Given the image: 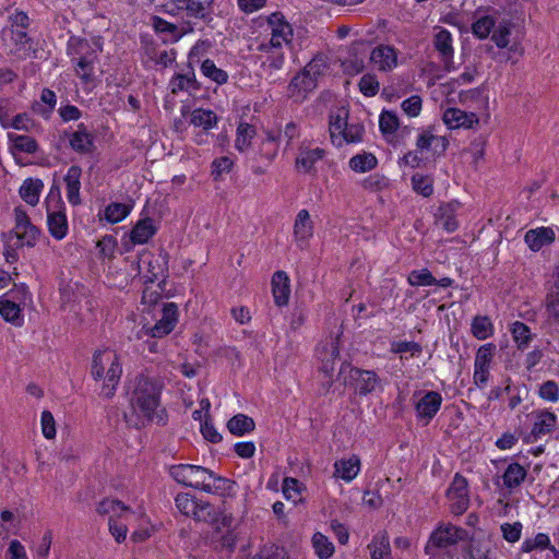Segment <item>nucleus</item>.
Listing matches in <instances>:
<instances>
[{
	"label": "nucleus",
	"instance_id": "obj_1",
	"mask_svg": "<svg viewBox=\"0 0 559 559\" xmlns=\"http://www.w3.org/2000/svg\"><path fill=\"white\" fill-rule=\"evenodd\" d=\"M160 391L158 381L143 376L136 378L130 399L131 413H124L129 426L140 428L153 420L164 423L165 411L159 408Z\"/></svg>",
	"mask_w": 559,
	"mask_h": 559
},
{
	"label": "nucleus",
	"instance_id": "obj_2",
	"mask_svg": "<svg viewBox=\"0 0 559 559\" xmlns=\"http://www.w3.org/2000/svg\"><path fill=\"white\" fill-rule=\"evenodd\" d=\"M171 477L188 487L201 489L207 493H216L226 489V485L230 487V481L215 475L209 468L199 465L179 464L170 467Z\"/></svg>",
	"mask_w": 559,
	"mask_h": 559
},
{
	"label": "nucleus",
	"instance_id": "obj_3",
	"mask_svg": "<svg viewBox=\"0 0 559 559\" xmlns=\"http://www.w3.org/2000/svg\"><path fill=\"white\" fill-rule=\"evenodd\" d=\"M121 373L122 368L116 352L104 349L94 354L92 361V376L95 380L105 381L102 389V395L107 399L114 396Z\"/></svg>",
	"mask_w": 559,
	"mask_h": 559
},
{
	"label": "nucleus",
	"instance_id": "obj_4",
	"mask_svg": "<svg viewBox=\"0 0 559 559\" xmlns=\"http://www.w3.org/2000/svg\"><path fill=\"white\" fill-rule=\"evenodd\" d=\"M1 39L9 53L17 59H26L35 52L34 40L25 31L5 27L1 32Z\"/></svg>",
	"mask_w": 559,
	"mask_h": 559
},
{
	"label": "nucleus",
	"instance_id": "obj_5",
	"mask_svg": "<svg viewBox=\"0 0 559 559\" xmlns=\"http://www.w3.org/2000/svg\"><path fill=\"white\" fill-rule=\"evenodd\" d=\"M467 537V532L464 528L457 527L452 524L438 526L426 545V554H431L433 548H448L464 540Z\"/></svg>",
	"mask_w": 559,
	"mask_h": 559
},
{
	"label": "nucleus",
	"instance_id": "obj_6",
	"mask_svg": "<svg viewBox=\"0 0 559 559\" xmlns=\"http://www.w3.org/2000/svg\"><path fill=\"white\" fill-rule=\"evenodd\" d=\"M39 236V229L34 226L25 211L15 209V227L9 234V241L16 239V246L34 247Z\"/></svg>",
	"mask_w": 559,
	"mask_h": 559
},
{
	"label": "nucleus",
	"instance_id": "obj_7",
	"mask_svg": "<svg viewBox=\"0 0 559 559\" xmlns=\"http://www.w3.org/2000/svg\"><path fill=\"white\" fill-rule=\"evenodd\" d=\"M496 352V345L487 343L481 345L475 357L473 381L478 388L486 386L489 379V368Z\"/></svg>",
	"mask_w": 559,
	"mask_h": 559
},
{
	"label": "nucleus",
	"instance_id": "obj_8",
	"mask_svg": "<svg viewBox=\"0 0 559 559\" xmlns=\"http://www.w3.org/2000/svg\"><path fill=\"white\" fill-rule=\"evenodd\" d=\"M57 194L53 195V191L51 190L47 200V213H48V228L51 236L58 240H61L66 237L68 231V221L63 211L61 210H52V201H55L56 206L61 202L59 189L56 188Z\"/></svg>",
	"mask_w": 559,
	"mask_h": 559
},
{
	"label": "nucleus",
	"instance_id": "obj_9",
	"mask_svg": "<svg viewBox=\"0 0 559 559\" xmlns=\"http://www.w3.org/2000/svg\"><path fill=\"white\" fill-rule=\"evenodd\" d=\"M177 313L178 307L176 304H165L163 307V316L156 322V324L152 328L143 326L142 331L145 333V335H151L153 337H163L174 330L177 322Z\"/></svg>",
	"mask_w": 559,
	"mask_h": 559
},
{
	"label": "nucleus",
	"instance_id": "obj_10",
	"mask_svg": "<svg viewBox=\"0 0 559 559\" xmlns=\"http://www.w3.org/2000/svg\"><path fill=\"white\" fill-rule=\"evenodd\" d=\"M433 47L439 52L443 68L450 72L454 70V49L452 46V35L445 28H440L433 37Z\"/></svg>",
	"mask_w": 559,
	"mask_h": 559
},
{
	"label": "nucleus",
	"instance_id": "obj_11",
	"mask_svg": "<svg viewBox=\"0 0 559 559\" xmlns=\"http://www.w3.org/2000/svg\"><path fill=\"white\" fill-rule=\"evenodd\" d=\"M317 87L314 82L306 72L302 70L297 73L290 81L287 87V95L295 103H301L307 98V95Z\"/></svg>",
	"mask_w": 559,
	"mask_h": 559
},
{
	"label": "nucleus",
	"instance_id": "obj_12",
	"mask_svg": "<svg viewBox=\"0 0 559 559\" xmlns=\"http://www.w3.org/2000/svg\"><path fill=\"white\" fill-rule=\"evenodd\" d=\"M545 317V322L549 326L559 328V271L555 274V282L546 295Z\"/></svg>",
	"mask_w": 559,
	"mask_h": 559
},
{
	"label": "nucleus",
	"instance_id": "obj_13",
	"mask_svg": "<svg viewBox=\"0 0 559 559\" xmlns=\"http://www.w3.org/2000/svg\"><path fill=\"white\" fill-rule=\"evenodd\" d=\"M370 62L382 72L391 71L397 64V53L392 46L380 45L372 49Z\"/></svg>",
	"mask_w": 559,
	"mask_h": 559
},
{
	"label": "nucleus",
	"instance_id": "obj_14",
	"mask_svg": "<svg viewBox=\"0 0 559 559\" xmlns=\"http://www.w3.org/2000/svg\"><path fill=\"white\" fill-rule=\"evenodd\" d=\"M214 0H175L178 10H183L188 17L206 20L213 11Z\"/></svg>",
	"mask_w": 559,
	"mask_h": 559
},
{
	"label": "nucleus",
	"instance_id": "obj_15",
	"mask_svg": "<svg viewBox=\"0 0 559 559\" xmlns=\"http://www.w3.org/2000/svg\"><path fill=\"white\" fill-rule=\"evenodd\" d=\"M80 50L78 53H82L76 62V72L85 81H88L93 75L94 63L97 60V52L91 49L86 40L79 41Z\"/></svg>",
	"mask_w": 559,
	"mask_h": 559
},
{
	"label": "nucleus",
	"instance_id": "obj_16",
	"mask_svg": "<svg viewBox=\"0 0 559 559\" xmlns=\"http://www.w3.org/2000/svg\"><path fill=\"white\" fill-rule=\"evenodd\" d=\"M557 423V417L554 413L542 411L535 414V421L532 427L531 433L527 437L528 442H535L543 436L550 433Z\"/></svg>",
	"mask_w": 559,
	"mask_h": 559
},
{
	"label": "nucleus",
	"instance_id": "obj_17",
	"mask_svg": "<svg viewBox=\"0 0 559 559\" xmlns=\"http://www.w3.org/2000/svg\"><path fill=\"white\" fill-rule=\"evenodd\" d=\"M350 380L355 381V390L360 395H367L371 393L378 384V376L374 371L362 370L359 368H350L349 370Z\"/></svg>",
	"mask_w": 559,
	"mask_h": 559
},
{
	"label": "nucleus",
	"instance_id": "obj_18",
	"mask_svg": "<svg viewBox=\"0 0 559 559\" xmlns=\"http://www.w3.org/2000/svg\"><path fill=\"white\" fill-rule=\"evenodd\" d=\"M321 360V371L332 377L335 370V364L340 359L338 345L336 340H331L321 349L318 350Z\"/></svg>",
	"mask_w": 559,
	"mask_h": 559
},
{
	"label": "nucleus",
	"instance_id": "obj_19",
	"mask_svg": "<svg viewBox=\"0 0 559 559\" xmlns=\"http://www.w3.org/2000/svg\"><path fill=\"white\" fill-rule=\"evenodd\" d=\"M443 121L450 129L472 128L475 123H478V118L473 112L467 114L457 108H448L443 112Z\"/></svg>",
	"mask_w": 559,
	"mask_h": 559
},
{
	"label": "nucleus",
	"instance_id": "obj_20",
	"mask_svg": "<svg viewBox=\"0 0 559 559\" xmlns=\"http://www.w3.org/2000/svg\"><path fill=\"white\" fill-rule=\"evenodd\" d=\"M442 396L436 391L427 392L416 404V411L423 418L430 420L440 409Z\"/></svg>",
	"mask_w": 559,
	"mask_h": 559
},
{
	"label": "nucleus",
	"instance_id": "obj_21",
	"mask_svg": "<svg viewBox=\"0 0 559 559\" xmlns=\"http://www.w3.org/2000/svg\"><path fill=\"white\" fill-rule=\"evenodd\" d=\"M272 288L275 304L280 307L288 304L290 288L289 278L284 271H277L272 277Z\"/></svg>",
	"mask_w": 559,
	"mask_h": 559
},
{
	"label": "nucleus",
	"instance_id": "obj_22",
	"mask_svg": "<svg viewBox=\"0 0 559 559\" xmlns=\"http://www.w3.org/2000/svg\"><path fill=\"white\" fill-rule=\"evenodd\" d=\"M81 174H82L81 167L73 165L68 169V173L64 177V181L67 185V198H68V201L72 205H79L81 203V199H80Z\"/></svg>",
	"mask_w": 559,
	"mask_h": 559
},
{
	"label": "nucleus",
	"instance_id": "obj_23",
	"mask_svg": "<svg viewBox=\"0 0 559 559\" xmlns=\"http://www.w3.org/2000/svg\"><path fill=\"white\" fill-rule=\"evenodd\" d=\"M555 240V233L549 227L531 229L525 234V242L533 251L540 250L544 246L550 245Z\"/></svg>",
	"mask_w": 559,
	"mask_h": 559
},
{
	"label": "nucleus",
	"instance_id": "obj_24",
	"mask_svg": "<svg viewBox=\"0 0 559 559\" xmlns=\"http://www.w3.org/2000/svg\"><path fill=\"white\" fill-rule=\"evenodd\" d=\"M70 145L80 154L92 153L95 148L92 134L87 132L86 128L82 123L79 124L78 130L72 134Z\"/></svg>",
	"mask_w": 559,
	"mask_h": 559
},
{
	"label": "nucleus",
	"instance_id": "obj_25",
	"mask_svg": "<svg viewBox=\"0 0 559 559\" xmlns=\"http://www.w3.org/2000/svg\"><path fill=\"white\" fill-rule=\"evenodd\" d=\"M313 234V223L307 210H300L294 224V235L298 242H305Z\"/></svg>",
	"mask_w": 559,
	"mask_h": 559
},
{
	"label": "nucleus",
	"instance_id": "obj_26",
	"mask_svg": "<svg viewBox=\"0 0 559 559\" xmlns=\"http://www.w3.org/2000/svg\"><path fill=\"white\" fill-rule=\"evenodd\" d=\"M156 230L152 218L146 217L135 224L130 233V239L134 245H143L156 234Z\"/></svg>",
	"mask_w": 559,
	"mask_h": 559
},
{
	"label": "nucleus",
	"instance_id": "obj_27",
	"mask_svg": "<svg viewBox=\"0 0 559 559\" xmlns=\"http://www.w3.org/2000/svg\"><path fill=\"white\" fill-rule=\"evenodd\" d=\"M267 22L274 37L281 38L285 44L290 43L293 38V27L284 20V15L281 12L272 13Z\"/></svg>",
	"mask_w": 559,
	"mask_h": 559
},
{
	"label": "nucleus",
	"instance_id": "obj_28",
	"mask_svg": "<svg viewBox=\"0 0 559 559\" xmlns=\"http://www.w3.org/2000/svg\"><path fill=\"white\" fill-rule=\"evenodd\" d=\"M335 476L346 481L353 480L360 469V461L356 455L348 460H338L334 463Z\"/></svg>",
	"mask_w": 559,
	"mask_h": 559
},
{
	"label": "nucleus",
	"instance_id": "obj_29",
	"mask_svg": "<svg viewBox=\"0 0 559 559\" xmlns=\"http://www.w3.org/2000/svg\"><path fill=\"white\" fill-rule=\"evenodd\" d=\"M169 85L173 94H177L182 91L191 92L200 90V84L198 83L192 69L185 74L175 75Z\"/></svg>",
	"mask_w": 559,
	"mask_h": 559
},
{
	"label": "nucleus",
	"instance_id": "obj_30",
	"mask_svg": "<svg viewBox=\"0 0 559 559\" xmlns=\"http://www.w3.org/2000/svg\"><path fill=\"white\" fill-rule=\"evenodd\" d=\"M43 188L44 183L40 179L27 178L20 188V195L27 204L34 206L38 203Z\"/></svg>",
	"mask_w": 559,
	"mask_h": 559
},
{
	"label": "nucleus",
	"instance_id": "obj_31",
	"mask_svg": "<svg viewBox=\"0 0 559 559\" xmlns=\"http://www.w3.org/2000/svg\"><path fill=\"white\" fill-rule=\"evenodd\" d=\"M526 469L519 463H510L502 475L503 485L510 490L518 488L526 478Z\"/></svg>",
	"mask_w": 559,
	"mask_h": 559
},
{
	"label": "nucleus",
	"instance_id": "obj_32",
	"mask_svg": "<svg viewBox=\"0 0 559 559\" xmlns=\"http://www.w3.org/2000/svg\"><path fill=\"white\" fill-rule=\"evenodd\" d=\"M436 225L448 233H453L457 229L459 224L454 215V209L451 204H445L438 209L436 214Z\"/></svg>",
	"mask_w": 559,
	"mask_h": 559
},
{
	"label": "nucleus",
	"instance_id": "obj_33",
	"mask_svg": "<svg viewBox=\"0 0 559 559\" xmlns=\"http://www.w3.org/2000/svg\"><path fill=\"white\" fill-rule=\"evenodd\" d=\"M97 512L102 515H109V519L122 518L132 513L130 508L119 500L104 499L97 506Z\"/></svg>",
	"mask_w": 559,
	"mask_h": 559
},
{
	"label": "nucleus",
	"instance_id": "obj_34",
	"mask_svg": "<svg viewBox=\"0 0 559 559\" xmlns=\"http://www.w3.org/2000/svg\"><path fill=\"white\" fill-rule=\"evenodd\" d=\"M151 25L153 26L156 33L165 35V41H177L181 37L178 26L176 24L167 22L160 16L153 15L151 17Z\"/></svg>",
	"mask_w": 559,
	"mask_h": 559
},
{
	"label": "nucleus",
	"instance_id": "obj_35",
	"mask_svg": "<svg viewBox=\"0 0 559 559\" xmlns=\"http://www.w3.org/2000/svg\"><path fill=\"white\" fill-rule=\"evenodd\" d=\"M254 427V420L245 414H237L227 423L229 432L235 436H243L247 432H251Z\"/></svg>",
	"mask_w": 559,
	"mask_h": 559
},
{
	"label": "nucleus",
	"instance_id": "obj_36",
	"mask_svg": "<svg viewBox=\"0 0 559 559\" xmlns=\"http://www.w3.org/2000/svg\"><path fill=\"white\" fill-rule=\"evenodd\" d=\"M490 542L487 539L472 540L467 547L464 559H491Z\"/></svg>",
	"mask_w": 559,
	"mask_h": 559
},
{
	"label": "nucleus",
	"instance_id": "obj_37",
	"mask_svg": "<svg viewBox=\"0 0 559 559\" xmlns=\"http://www.w3.org/2000/svg\"><path fill=\"white\" fill-rule=\"evenodd\" d=\"M190 122L195 127L209 130L216 124L217 117L212 110L198 108L190 114Z\"/></svg>",
	"mask_w": 559,
	"mask_h": 559
},
{
	"label": "nucleus",
	"instance_id": "obj_38",
	"mask_svg": "<svg viewBox=\"0 0 559 559\" xmlns=\"http://www.w3.org/2000/svg\"><path fill=\"white\" fill-rule=\"evenodd\" d=\"M254 135L255 128L248 122L241 121L237 128V138L235 140L236 148L241 152L247 150L250 146L251 140L254 138Z\"/></svg>",
	"mask_w": 559,
	"mask_h": 559
},
{
	"label": "nucleus",
	"instance_id": "obj_39",
	"mask_svg": "<svg viewBox=\"0 0 559 559\" xmlns=\"http://www.w3.org/2000/svg\"><path fill=\"white\" fill-rule=\"evenodd\" d=\"M379 127L385 138L394 135L400 127L397 115L394 111L382 110L379 117Z\"/></svg>",
	"mask_w": 559,
	"mask_h": 559
},
{
	"label": "nucleus",
	"instance_id": "obj_40",
	"mask_svg": "<svg viewBox=\"0 0 559 559\" xmlns=\"http://www.w3.org/2000/svg\"><path fill=\"white\" fill-rule=\"evenodd\" d=\"M323 154L324 151L321 148L304 150L297 157L296 165L298 168H301L307 173L312 168L316 162L323 157Z\"/></svg>",
	"mask_w": 559,
	"mask_h": 559
},
{
	"label": "nucleus",
	"instance_id": "obj_41",
	"mask_svg": "<svg viewBox=\"0 0 559 559\" xmlns=\"http://www.w3.org/2000/svg\"><path fill=\"white\" fill-rule=\"evenodd\" d=\"M12 142V151L33 154L37 151V142L28 135L9 134Z\"/></svg>",
	"mask_w": 559,
	"mask_h": 559
},
{
	"label": "nucleus",
	"instance_id": "obj_42",
	"mask_svg": "<svg viewBox=\"0 0 559 559\" xmlns=\"http://www.w3.org/2000/svg\"><path fill=\"white\" fill-rule=\"evenodd\" d=\"M195 521H203L207 523H215L218 518V513L214 506L209 502L198 501L197 509L192 516Z\"/></svg>",
	"mask_w": 559,
	"mask_h": 559
},
{
	"label": "nucleus",
	"instance_id": "obj_43",
	"mask_svg": "<svg viewBox=\"0 0 559 559\" xmlns=\"http://www.w3.org/2000/svg\"><path fill=\"white\" fill-rule=\"evenodd\" d=\"M377 158L372 154H358L350 158L349 167L359 173H365L373 169L377 166Z\"/></svg>",
	"mask_w": 559,
	"mask_h": 559
},
{
	"label": "nucleus",
	"instance_id": "obj_44",
	"mask_svg": "<svg viewBox=\"0 0 559 559\" xmlns=\"http://www.w3.org/2000/svg\"><path fill=\"white\" fill-rule=\"evenodd\" d=\"M201 72L204 76L211 79L217 84H224L228 80L227 72L217 68L215 63L210 59H206L202 62Z\"/></svg>",
	"mask_w": 559,
	"mask_h": 559
},
{
	"label": "nucleus",
	"instance_id": "obj_45",
	"mask_svg": "<svg viewBox=\"0 0 559 559\" xmlns=\"http://www.w3.org/2000/svg\"><path fill=\"white\" fill-rule=\"evenodd\" d=\"M472 333L478 340H485L492 334V324L488 317L477 316L472 322Z\"/></svg>",
	"mask_w": 559,
	"mask_h": 559
},
{
	"label": "nucleus",
	"instance_id": "obj_46",
	"mask_svg": "<svg viewBox=\"0 0 559 559\" xmlns=\"http://www.w3.org/2000/svg\"><path fill=\"white\" fill-rule=\"evenodd\" d=\"M21 309L20 306L10 300H1L0 301V314L4 318V320L12 322L16 325L22 324V319L20 317Z\"/></svg>",
	"mask_w": 559,
	"mask_h": 559
},
{
	"label": "nucleus",
	"instance_id": "obj_47",
	"mask_svg": "<svg viewBox=\"0 0 559 559\" xmlns=\"http://www.w3.org/2000/svg\"><path fill=\"white\" fill-rule=\"evenodd\" d=\"M312 543L320 559H329L333 555L334 546L323 534L316 533Z\"/></svg>",
	"mask_w": 559,
	"mask_h": 559
},
{
	"label": "nucleus",
	"instance_id": "obj_48",
	"mask_svg": "<svg viewBox=\"0 0 559 559\" xmlns=\"http://www.w3.org/2000/svg\"><path fill=\"white\" fill-rule=\"evenodd\" d=\"M328 69L325 58L323 56H316L310 62L302 69L307 75H309L314 82L324 74Z\"/></svg>",
	"mask_w": 559,
	"mask_h": 559
},
{
	"label": "nucleus",
	"instance_id": "obj_49",
	"mask_svg": "<svg viewBox=\"0 0 559 559\" xmlns=\"http://www.w3.org/2000/svg\"><path fill=\"white\" fill-rule=\"evenodd\" d=\"M131 207L123 203H110L105 209V218L109 223H118L128 216Z\"/></svg>",
	"mask_w": 559,
	"mask_h": 559
},
{
	"label": "nucleus",
	"instance_id": "obj_50",
	"mask_svg": "<svg viewBox=\"0 0 559 559\" xmlns=\"http://www.w3.org/2000/svg\"><path fill=\"white\" fill-rule=\"evenodd\" d=\"M408 283L412 286H431L437 284V280L427 269L412 271L408 275Z\"/></svg>",
	"mask_w": 559,
	"mask_h": 559
},
{
	"label": "nucleus",
	"instance_id": "obj_51",
	"mask_svg": "<svg viewBox=\"0 0 559 559\" xmlns=\"http://www.w3.org/2000/svg\"><path fill=\"white\" fill-rule=\"evenodd\" d=\"M432 179L428 176L415 174L412 177L413 189L423 197H430L433 192Z\"/></svg>",
	"mask_w": 559,
	"mask_h": 559
},
{
	"label": "nucleus",
	"instance_id": "obj_52",
	"mask_svg": "<svg viewBox=\"0 0 559 559\" xmlns=\"http://www.w3.org/2000/svg\"><path fill=\"white\" fill-rule=\"evenodd\" d=\"M177 509L186 516H192L198 500L189 493H179L175 499Z\"/></svg>",
	"mask_w": 559,
	"mask_h": 559
},
{
	"label": "nucleus",
	"instance_id": "obj_53",
	"mask_svg": "<svg viewBox=\"0 0 559 559\" xmlns=\"http://www.w3.org/2000/svg\"><path fill=\"white\" fill-rule=\"evenodd\" d=\"M347 124V114H345L344 117L341 116L340 114H337L336 116H331L330 135L333 142H335L336 140L340 141V139H342Z\"/></svg>",
	"mask_w": 559,
	"mask_h": 559
},
{
	"label": "nucleus",
	"instance_id": "obj_54",
	"mask_svg": "<svg viewBox=\"0 0 559 559\" xmlns=\"http://www.w3.org/2000/svg\"><path fill=\"white\" fill-rule=\"evenodd\" d=\"M447 496L450 500L467 497V480L460 474H456L447 491Z\"/></svg>",
	"mask_w": 559,
	"mask_h": 559
},
{
	"label": "nucleus",
	"instance_id": "obj_55",
	"mask_svg": "<svg viewBox=\"0 0 559 559\" xmlns=\"http://www.w3.org/2000/svg\"><path fill=\"white\" fill-rule=\"evenodd\" d=\"M369 548L371 549V559H392L390 543L384 536L369 545Z\"/></svg>",
	"mask_w": 559,
	"mask_h": 559
},
{
	"label": "nucleus",
	"instance_id": "obj_56",
	"mask_svg": "<svg viewBox=\"0 0 559 559\" xmlns=\"http://www.w3.org/2000/svg\"><path fill=\"white\" fill-rule=\"evenodd\" d=\"M364 126L360 123H348L346 130L337 142V145H342L343 141L347 143L360 142L364 134Z\"/></svg>",
	"mask_w": 559,
	"mask_h": 559
},
{
	"label": "nucleus",
	"instance_id": "obj_57",
	"mask_svg": "<svg viewBox=\"0 0 559 559\" xmlns=\"http://www.w3.org/2000/svg\"><path fill=\"white\" fill-rule=\"evenodd\" d=\"M359 91L367 97H372L379 92V82L373 74H365L359 81Z\"/></svg>",
	"mask_w": 559,
	"mask_h": 559
},
{
	"label": "nucleus",
	"instance_id": "obj_58",
	"mask_svg": "<svg viewBox=\"0 0 559 559\" xmlns=\"http://www.w3.org/2000/svg\"><path fill=\"white\" fill-rule=\"evenodd\" d=\"M233 165L234 162L227 156L214 159L212 163V176L214 180H221L223 175L230 171Z\"/></svg>",
	"mask_w": 559,
	"mask_h": 559
},
{
	"label": "nucleus",
	"instance_id": "obj_59",
	"mask_svg": "<svg viewBox=\"0 0 559 559\" xmlns=\"http://www.w3.org/2000/svg\"><path fill=\"white\" fill-rule=\"evenodd\" d=\"M493 26L495 21L492 17L486 15L474 22L472 25V31L473 34L478 38H486L490 34Z\"/></svg>",
	"mask_w": 559,
	"mask_h": 559
},
{
	"label": "nucleus",
	"instance_id": "obj_60",
	"mask_svg": "<svg viewBox=\"0 0 559 559\" xmlns=\"http://www.w3.org/2000/svg\"><path fill=\"white\" fill-rule=\"evenodd\" d=\"M512 334L519 348L525 347L531 340V332L528 326L520 321H516L513 324Z\"/></svg>",
	"mask_w": 559,
	"mask_h": 559
},
{
	"label": "nucleus",
	"instance_id": "obj_61",
	"mask_svg": "<svg viewBox=\"0 0 559 559\" xmlns=\"http://www.w3.org/2000/svg\"><path fill=\"white\" fill-rule=\"evenodd\" d=\"M538 395L543 400L557 402L559 400V386L555 381L548 380L540 384Z\"/></svg>",
	"mask_w": 559,
	"mask_h": 559
},
{
	"label": "nucleus",
	"instance_id": "obj_62",
	"mask_svg": "<svg viewBox=\"0 0 559 559\" xmlns=\"http://www.w3.org/2000/svg\"><path fill=\"white\" fill-rule=\"evenodd\" d=\"M10 26L8 28H15V29H22L25 31L31 25V19L27 15L26 12L15 10L10 16H9Z\"/></svg>",
	"mask_w": 559,
	"mask_h": 559
},
{
	"label": "nucleus",
	"instance_id": "obj_63",
	"mask_svg": "<svg viewBox=\"0 0 559 559\" xmlns=\"http://www.w3.org/2000/svg\"><path fill=\"white\" fill-rule=\"evenodd\" d=\"M421 97L418 95H413L405 99L401 107L403 111L408 115L409 117H417L420 114L421 110Z\"/></svg>",
	"mask_w": 559,
	"mask_h": 559
},
{
	"label": "nucleus",
	"instance_id": "obj_64",
	"mask_svg": "<svg viewBox=\"0 0 559 559\" xmlns=\"http://www.w3.org/2000/svg\"><path fill=\"white\" fill-rule=\"evenodd\" d=\"M261 558L264 559H287V552L283 547L276 545L264 546L261 549Z\"/></svg>",
	"mask_w": 559,
	"mask_h": 559
}]
</instances>
